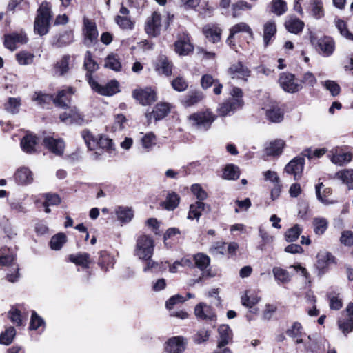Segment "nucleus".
Masks as SVG:
<instances>
[{
	"mask_svg": "<svg viewBox=\"0 0 353 353\" xmlns=\"http://www.w3.org/2000/svg\"><path fill=\"white\" fill-rule=\"evenodd\" d=\"M330 179H337L346 184L349 189L353 190V170L345 169L339 171L333 176H330Z\"/></svg>",
	"mask_w": 353,
	"mask_h": 353,
	"instance_id": "nucleus-34",
	"label": "nucleus"
},
{
	"mask_svg": "<svg viewBox=\"0 0 353 353\" xmlns=\"http://www.w3.org/2000/svg\"><path fill=\"white\" fill-rule=\"evenodd\" d=\"M266 117L272 122L279 123L283 119V113L279 108L275 107L266 111Z\"/></svg>",
	"mask_w": 353,
	"mask_h": 353,
	"instance_id": "nucleus-54",
	"label": "nucleus"
},
{
	"mask_svg": "<svg viewBox=\"0 0 353 353\" xmlns=\"http://www.w3.org/2000/svg\"><path fill=\"white\" fill-rule=\"evenodd\" d=\"M28 41L26 35L23 33H12L5 36V47L11 51L17 49L18 43L23 44Z\"/></svg>",
	"mask_w": 353,
	"mask_h": 353,
	"instance_id": "nucleus-19",
	"label": "nucleus"
},
{
	"mask_svg": "<svg viewBox=\"0 0 353 353\" xmlns=\"http://www.w3.org/2000/svg\"><path fill=\"white\" fill-rule=\"evenodd\" d=\"M252 6L243 1H239L232 5V16L237 17L241 15V11L245 10H250Z\"/></svg>",
	"mask_w": 353,
	"mask_h": 353,
	"instance_id": "nucleus-60",
	"label": "nucleus"
},
{
	"mask_svg": "<svg viewBox=\"0 0 353 353\" xmlns=\"http://www.w3.org/2000/svg\"><path fill=\"white\" fill-rule=\"evenodd\" d=\"M210 206L201 201H197L190 206V210L188 214V219L199 220L202 211L209 212Z\"/></svg>",
	"mask_w": 353,
	"mask_h": 353,
	"instance_id": "nucleus-35",
	"label": "nucleus"
},
{
	"mask_svg": "<svg viewBox=\"0 0 353 353\" xmlns=\"http://www.w3.org/2000/svg\"><path fill=\"white\" fill-rule=\"evenodd\" d=\"M83 34L85 36L84 43L87 46H91L97 41L99 33L96 23L92 20L84 18Z\"/></svg>",
	"mask_w": 353,
	"mask_h": 353,
	"instance_id": "nucleus-9",
	"label": "nucleus"
},
{
	"mask_svg": "<svg viewBox=\"0 0 353 353\" xmlns=\"http://www.w3.org/2000/svg\"><path fill=\"white\" fill-rule=\"evenodd\" d=\"M210 331L208 330H200L193 336V341L196 344H201L209 340Z\"/></svg>",
	"mask_w": 353,
	"mask_h": 353,
	"instance_id": "nucleus-61",
	"label": "nucleus"
},
{
	"mask_svg": "<svg viewBox=\"0 0 353 353\" xmlns=\"http://www.w3.org/2000/svg\"><path fill=\"white\" fill-rule=\"evenodd\" d=\"M310 13L315 19H321L324 15L323 3L321 0H311L310 1Z\"/></svg>",
	"mask_w": 353,
	"mask_h": 353,
	"instance_id": "nucleus-47",
	"label": "nucleus"
},
{
	"mask_svg": "<svg viewBox=\"0 0 353 353\" xmlns=\"http://www.w3.org/2000/svg\"><path fill=\"white\" fill-rule=\"evenodd\" d=\"M187 340L181 336H174L166 342L165 351L167 353H183L185 350Z\"/></svg>",
	"mask_w": 353,
	"mask_h": 353,
	"instance_id": "nucleus-14",
	"label": "nucleus"
},
{
	"mask_svg": "<svg viewBox=\"0 0 353 353\" xmlns=\"http://www.w3.org/2000/svg\"><path fill=\"white\" fill-rule=\"evenodd\" d=\"M335 263V257L330 252L321 251L316 255V268L319 275L323 274L328 269L330 265Z\"/></svg>",
	"mask_w": 353,
	"mask_h": 353,
	"instance_id": "nucleus-11",
	"label": "nucleus"
},
{
	"mask_svg": "<svg viewBox=\"0 0 353 353\" xmlns=\"http://www.w3.org/2000/svg\"><path fill=\"white\" fill-rule=\"evenodd\" d=\"M272 272L275 279L283 283H287L291 280L290 273L285 269L279 267H274L272 270Z\"/></svg>",
	"mask_w": 353,
	"mask_h": 353,
	"instance_id": "nucleus-51",
	"label": "nucleus"
},
{
	"mask_svg": "<svg viewBox=\"0 0 353 353\" xmlns=\"http://www.w3.org/2000/svg\"><path fill=\"white\" fill-rule=\"evenodd\" d=\"M304 22L296 17H289L285 21V28L291 33L298 34L304 28Z\"/></svg>",
	"mask_w": 353,
	"mask_h": 353,
	"instance_id": "nucleus-30",
	"label": "nucleus"
},
{
	"mask_svg": "<svg viewBox=\"0 0 353 353\" xmlns=\"http://www.w3.org/2000/svg\"><path fill=\"white\" fill-rule=\"evenodd\" d=\"M228 74L232 78L247 80V78L250 75V70L241 62H237L232 64L228 69Z\"/></svg>",
	"mask_w": 353,
	"mask_h": 353,
	"instance_id": "nucleus-20",
	"label": "nucleus"
},
{
	"mask_svg": "<svg viewBox=\"0 0 353 353\" xmlns=\"http://www.w3.org/2000/svg\"><path fill=\"white\" fill-rule=\"evenodd\" d=\"M171 84L172 88L178 92H183L188 87V82L181 77L174 79Z\"/></svg>",
	"mask_w": 353,
	"mask_h": 353,
	"instance_id": "nucleus-63",
	"label": "nucleus"
},
{
	"mask_svg": "<svg viewBox=\"0 0 353 353\" xmlns=\"http://www.w3.org/2000/svg\"><path fill=\"white\" fill-rule=\"evenodd\" d=\"M172 65L170 63L165 56L159 57L156 65V70L166 76H169L172 73Z\"/></svg>",
	"mask_w": 353,
	"mask_h": 353,
	"instance_id": "nucleus-45",
	"label": "nucleus"
},
{
	"mask_svg": "<svg viewBox=\"0 0 353 353\" xmlns=\"http://www.w3.org/2000/svg\"><path fill=\"white\" fill-rule=\"evenodd\" d=\"M194 261L196 268L203 271V276H207L208 277L212 276L209 271L205 272L204 271L210 265V259L206 254L203 253H198L194 256Z\"/></svg>",
	"mask_w": 353,
	"mask_h": 353,
	"instance_id": "nucleus-33",
	"label": "nucleus"
},
{
	"mask_svg": "<svg viewBox=\"0 0 353 353\" xmlns=\"http://www.w3.org/2000/svg\"><path fill=\"white\" fill-rule=\"evenodd\" d=\"M241 301L243 306L251 308L260 301V298L256 295L248 296L246 293L241 296Z\"/></svg>",
	"mask_w": 353,
	"mask_h": 353,
	"instance_id": "nucleus-64",
	"label": "nucleus"
},
{
	"mask_svg": "<svg viewBox=\"0 0 353 353\" xmlns=\"http://www.w3.org/2000/svg\"><path fill=\"white\" fill-rule=\"evenodd\" d=\"M69 259L71 262L76 265H81L84 268H88L91 263L90 255L86 252L70 254Z\"/></svg>",
	"mask_w": 353,
	"mask_h": 353,
	"instance_id": "nucleus-39",
	"label": "nucleus"
},
{
	"mask_svg": "<svg viewBox=\"0 0 353 353\" xmlns=\"http://www.w3.org/2000/svg\"><path fill=\"white\" fill-rule=\"evenodd\" d=\"M284 145L285 142L281 139L272 141L265 149V154L267 156H279L282 153Z\"/></svg>",
	"mask_w": 353,
	"mask_h": 353,
	"instance_id": "nucleus-38",
	"label": "nucleus"
},
{
	"mask_svg": "<svg viewBox=\"0 0 353 353\" xmlns=\"http://www.w3.org/2000/svg\"><path fill=\"white\" fill-rule=\"evenodd\" d=\"M269 8L270 12L276 16H281L288 10L287 3L284 0H272Z\"/></svg>",
	"mask_w": 353,
	"mask_h": 353,
	"instance_id": "nucleus-42",
	"label": "nucleus"
},
{
	"mask_svg": "<svg viewBox=\"0 0 353 353\" xmlns=\"http://www.w3.org/2000/svg\"><path fill=\"white\" fill-rule=\"evenodd\" d=\"M331 153L329 155L330 160L336 165H343L351 161L352 159V155L350 152H341V151L339 152V149L332 150Z\"/></svg>",
	"mask_w": 353,
	"mask_h": 353,
	"instance_id": "nucleus-32",
	"label": "nucleus"
},
{
	"mask_svg": "<svg viewBox=\"0 0 353 353\" xmlns=\"http://www.w3.org/2000/svg\"><path fill=\"white\" fill-rule=\"evenodd\" d=\"M279 83L282 89L289 93H295L303 89V85L295 82L294 74L288 72L281 74Z\"/></svg>",
	"mask_w": 353,
	"mask_h": 353,
	"instance_id": "nucleus-7",
	"label": "nucleus"
},
{
	"mask_svg": "<svg viewBox=\"0 0 353 353\" xmlns=\"http://www.w3.org/2000/svg\"><path fill=\"white\" fill-rule=\"evenodd\" d=\"M324 187L323 183H319L315 187V192L317 199L324 205H328L336 203L334 200H330L328 197L332 194V190L330 188H325L323 192H321V189Z\"/></svg>",
	"mask_w": 353,
	"mask_h": 353,
	"instance_id": "nucleus-27",
	"label": "nucleus"
},
{
	"mask_svg": "<svg viewBox=\"0 0 353 353\" xmlns=\"http://www.w3.org/2000/svg\"><path fill=\"white\" fill-rule=\"evenodd\" d=\"M310 39L312 45L315 47L321 55L327 57L333 54L335 49V43L332 38L325 36L316 39L310 33Z\"/></svg>",
	"mask_w": 353,
	"mask_h": 353,
	"instance_id": "nucleus-5",
	"label": "nucleus"
},
{
	"mask_svg": "<svg viewBox=\"0 0 353 353\" xmlns=\"http://www.w3.org/2000/svg\"><path fill=\"white\" fill-rule=\"evenodd\" d=\"M33 99L44 107L46 104H49L51 101L54 102V97L51 94L35 92Z\"/></svg>",
	"mask_w": 353,
	"mask_h": 353,
	"instance_id": "nucleus-59",
	"label": "nucleus"
},
{
	"mask_svg": "<svg viewBox=\"0 0 353 353\" xmlns=\"http://www.w3.org/2000/svg\"><path fill=\"white\" fill-rule=\"evenodd\" d=\"M81 137L89 150L96 151L92 154L94 159H98L102 155L103 150L110 153L114 150L112 140L105 136H94L89 130H82Z\"/></svg>",
	"mask_w": 353,
	"mask_h": 353,
	"instance_id": "nucleus-1",
	"label": "nucleus"
},
{
	"mask_svg": "<svg viewBox=\"0 0 353 353\" xmlns=\"http://www.w3.org/2000/svg\"><path fill=\"white\" fill-rule=\"evenodd\" d=\"M66 242V236L63 233H59L53 236L50 240V248L54 250H60Z\"/></svg>",
	"mask_w": 353,
	"mask_h": 353,
	"instance_id": "nucleus-55",
	"label": "nucleus"
},
{
	"mask_svg": "<svg viewBox=\"0 0 353 353\" xmlns=\"http://www.w3.org/2000/svg\"><path fill=\"white\" fill-rule=\"evenodd\" d=\"M70 56L63 55L54 66L55 73L59 76H63L69 71V62Z\"/></svg>",
	"mask_w": 353,
	"mask_h": 353,
	"instance_id": "nucleus-43",
	"label": "nucleus"
},
{
	"mask_svg": "<svg viewBox=\"0 0 353 353\" xmlns=\"http://www.w3.org/2000/svg\"><path fill=\"white\" fill-rule=\"evenodd\" d=\"M205 37L212 43L218 42L221 39V30L214 25H208L203 29Z\"/></svg>",
	"mask_w": 353,
	"mask_h": 353,
	"instance_id": "nucleus-37",
	"label": "nucleus"
},
{
	"mask_svg": "<svg viewBox=\"0 0 353 353\" xmlns=\"http://www.w3.org/2000/svg\"><path fill=\"white\" fill-rule=\"evenodd\" d=\"M14 179L19 185L30 184L33 181V174L28 168L21 167L15 172Z\"/></svg>",
	"mask_w": 353,
	"mask_h": 353,
	"instance_id": "nucleus-25",
	"label": "nucleus"
},
{
	"mask_svg": "<svg viewBox=\"0 0 353 353\" xmlns=\"http://www.w3.org/2000/svg\"><path fill=\"white\" fill-rule=\"evenodd\" d=\"M161 28V17L157 12H154L151 17H148L145 26L147 34L155 37L160 34Z\"/></svg>",
	"mask_w": 353,
	"mask_h": 353,
	"instance_id": "nucleus-10",
	"label": "nucleus"
},
{
	"mask_svg": "<svg viewBox=\"0 0 353 353\" xmlns=\"http://www.w3.org/2000/svg\"><path fill=\"white\" fill-rule=\"evenodd\" d=\"M83 67L87 71L85 74V78L88 83H90V79H93L92 74L99 69V65L92 59V53L90 51H87L85 52Z\"/></svg>",
	"mask_w": 353,
	"mask_h": 353,
	"instance_id": "nucleus-26",
	"label": "nucleus"
},
{
	"mask_svg": "<svg viewBox=\"0 0 353 353\" xmlns=\"http://www.w3.org/2000/svg\"><path fill=\"white\" fill-rule=\"evenodd\" d=\"M43 144L55 155L61 156L63 154L65 143L61 139H54L50 135H47L43 139Z\"/></svg>",
	"mask_w": 353,
	"mask_h": 353,
	"instance_id": "nucleus-12",
	"label": "nucleus"
},
{
	"mask_svg": "<svg viewBox=\"0 0 353 353\" xmlns=\"http://www.w3.org/2000/svg\"><path fill=\"white\" fill-rule=\"evenodd\" d=\"M239 169L237 166L234 165H227L223 173V176L225 179L228 180H235L239 177Z\"/></svg>",
	"mask_w": 353,
	"mask_h": 353,
	"instance_id": "nucleus-52",
	"label": "nucleus"
},
{
	"mask_svg": "<svg viewBox=\"0 0 353 353\" xmlns=\"http://www.w3.org/2000/svg\"><path fill=\"white\" fill-rule=\"evenodd\" d=\"M133 97L143 105H147L156 101V92L150 88L135 90Z\"/></svg>",
	"mask_w": 353,
	"mask_h": 353,
	"instance_id": "nucleus-16",
	"label": "nucleus"
},
{
	"mask_svg": "<svg viewBox=\"0 0 353 353\" xmlns=\"http://www.w3.org/2000/svg\"><path fill=\"white\" fill-rule=\"evenodd\" d=\"M20 105L21 100L19 98L10 97L5 104V109L12 114H16L19 111Z\"/></svg>",
	"mask_w": 353,
	"mask_h": 353,
	"instance_id": "nucleus-58",
	"label": "nucleus"
},
{
	"mask_svg": "<svg viewBox=\"0 0 353 353\" xmlns=\"http://www.w3.org/2000/svg\"><path fill=\"white\" fill-rule=\"evenodd\" d=\"M305 159L303 157H297L290 161L285 167L288 174L294 175L295 180H299L303 170Z\"/></svg>",
	"mask_w": 353,
	"mask_h": 353,
	"instance_id": "nucleus-13",
	"label": "nucleus"
},
{
	"mask_svg": "<svg viewBox=\"0 0 353 353\" xmlns=\"http://www.w3.org/2000/svg\"><path fill=\"white\" fill-rule=\"evenodd\" d=\"M302 230H303L299 225H294L285 232V239L288 242H294L296 241L302 233Z\"/></svg>",
	"mask_w": 353,
	"mask_h": 353,
	"instance_id": "nucleus-50",
	"label": "nucleus"
},
{
	"mask_svg": "<svg viewBox=\"0 0 353 353\" xmlns=\"http://www.w3.org/2000/svg\"><path fill=\"white\" fill-rule=\"evenodd\" d=\"M174 48L176 52L181 56L188 55L194 49L193 46L187 37L176 41L174 43Z\"/></svg>",
	"mask_w": 353,
	"mask_h": 353,
	"instance_id": "nucleus-36",
	"label": "nucleus"
},
{
	"mask_svg": "<svg viewBox=\"0 0 353 353\" xmlns=\"http://www.w3.org/2000/svg\"><path fill=\"white\" fill-rule=\"evenodd\" d=\"M327 221L325 218L316 217L313 220L314 231L315 234L321 235L327 228Z\"/></svg>",
	"mask_w": 353,
	"mask_h": 353,
	"instance_id": "nucleus-53",
	"label": "nucleus"
},
{
	"mask_svg": "<svg viewBox=\"0 0 353 353\" xmlns=\"http://www.w3.org/2000/svg\"><path fill=\"white\" fill-rule=\"evenodd\" d=\"M16 334L15 329L13 327H10L0 335V343L6 345H10Z\"/></svg>",
	"mask_w": 353,
	"mask_h": 353,
	"instance_id": "nucleus-56",
	"label": "nucleus"
},
{
	"mask_svg": "<svg viewBox=\"0 0 353 353\" xmlns=\"http://www.w3.org/2000/svg\"><path fill=\"white\" fill-rule=\"evenodd\" d=\"M243 105V101L241 99L230 98L220 105L218 109L219 115L225 117L232 112L241 108Z\"/></svg>",
	"mask_w": 353,
	"mask_h": 353,
	"instance_id": "nucleus-18",
	"label": "nucleus"
},
{
	"mask_svg": "<svg viewBox=\"0 0 353 353\" xmlns=\"http://www.w3.org/2000/svg\"><path fill=\"white\" fill-rule=\"evenodd\" d=\"M154 243L152 237L142 234L136 241L134 255L141 260H149L154 253Z\"/></svg>",
	"mask_w": 353,
	"mask_h": 353,
	"instance_id": "nucleus-4",
	"label": "nucleus"
},
{
	"mask_svg": "<svg viewBox=\"0 0 353 353\" xmlns=\"http://www.w3.org/2000/svg\"><path fill=\"white\" fill-rule=\"evenodd\" d=\"M52 17L51 5L49 2L41 3L37 11L34 22V32L43 36L48 33L50 28V21Z\"/></svg>",
	"mask_w": 353,
	"mask_h": 353,
	"instance_id": "nucleus-2",
	"label": "nucleus"
},
{
	"mask_svg": "<svg viewBox=\"0 0 353 353\" xmlns=\"http://www.w3.org/2000/svg\"><path fill=\"white\" fill-rule=\"evenodd\" d=\"M202 92L198 90L189 91L181 99V104L184 107H191L196 105L203 99Z\"/></svg>",
	"mask_w": 353,
	"mask_h": 353,
	"instance_id": "nucleus-24",
	"label": "nucleus"
},
{
	"mask_svg": "<svg viewBox=\"0 0 353 353\" xmlns=\"http://www.w3.org/2000/svg\"><path fill=\"white\" fill-rule=\"evenodd\" d=\"M169 112L170 108L167 103H158L152 112L145 114V117L149 122H151L152 119L159 121L164 118Z\"/></svg>",
	"mask_w": 353,
	"mask_h": 353,
	"instance_id": "nucleus-21",
	"label": "nucleus"
},
{
	"mask_svg": "<svg viewBox=\"0 0 353 353\" xmlns=\"http://www.w3.org/2000/svg\"><path fill=\"white\" fill-rule=\"evenodd\" d=\"M247 32L251 37L253 35V32L250 27L245 23H239L238 24L234 25L230 29V35L228 37V41H230L231 39H233L234 36L239 32Z\"/></svg>",
	"mask_w": 353,
	"mask_h": 353,
	"instance_id": "nucleus-48",
	"label": "nucleus"
},
{
	"mask_svg": "<svg viewBox=\"0 0 353 353\" xmlns=\"http://www.w3.org/2000/svg\"><path fill=\"white\" fill-rule=\"evenodd\" d=\"M34 55L26 51H21L16 54V59L19 64L22 65H29L32 63Z\"/></svg>",
	"mask_w": 353,
	"mask_h": 353,
	"instance_id": "nucleus-57",
	"label": "nucleus"
},
{
	"mask_svg": "<svg viewBox=\"0 0 353 353\" xmlns=\"http://www.w3.org/2000/svg\"><path fill=\"white\" fill-rule=\"evenodd\" d=\"M72 94L73 89L71 87L59 91L57 97H54V103L61 108L68 106Z\"/></svg>",
	"mask_w": 353,
	"mask_h": 353,
	"instance_id": "nucleus-31",
	"label": "nucleus"
},
{
	"mask_svg": "<svg viewBox=\"0 0 353 353\" xmlns=\"http://www.w3.org/2000/svg\"><path fill=\"white\" fill-rule=\"evenodd\" d=\"M105 67L114 71L119 72L121 70V63L117 55L109 54L105 59Z\"/></svg>",
	"mask_w": 353,
	"mask_h": 353,
	"instance_id": "nucleus-49",
	"label": "nucleus"
},
{
	"mask_svg": "<svg viewBox=\"0 0 353 353\" xmlns=\"http://www.w3.org/2000/svg\"><path fill=\"white\" fill-rule=\"evenodd\" d=\"M219 339L218 341V347H224L232 339V332L228 325H221L218 328Z\"/></svg>",
	"mask_w": 353,
	"mask_h": 353,
	"instance_id": "nucleus-29",
	"label": "nucleus"
},
{
	"mask_svg": "<svg viewBox=\"0 0 353 353\" xmlns=\"http://www.w3.org/2000/svg\"><path fill=\"white\" fill-rule=\"evenodd\" d=\"M59 118L66 124L82 125L84 122L83 115L76 109H72L68 112L61 114Z\"/></svg>",
	"mask_w": 353,
	"mask_h": 353,
	"instance_id": "nucleus-22",
	"label": "nucleus"
},
{
	"mask_svg": "<svg viewBox=\"0 0 353 353\" xmlns=\"http://www.w3.org/2000/svg\"><path fill=\"white\" fill-rule=\"evenodd\" d=\"M194 314L197 319L205 321H215L216 319L212 307L204 303H199L195 306Z\"/></svg>",
	"mask_w": 353,
	"mask_h": 353,
	"instance_id": "nucleus-17",
	"label": "nucleus"
},
{
	"mask_svg": "<svg viewBox=\"0 0 353 353\" xmlns=\"http://www.w3.org/2000/svg\"><path fill=\"white\" fill-rule=\"evenodd\" d=\"M114 264V260L113 256L110 255L105 251H101L100 252V256L99 259V265L105 271L108 270L109 268H112Z\"/></svg>",
	"mask_w": 353,
	"mask_h": 353,
	"instance_id": "nucleus-46",
	"label": "nucleus"
},
{
	"mask_svg": "<svg viewBox=\"0 0 353 353\" xmlns=\"http://www.w3.org/2000/svg\"><path fill=\"white\" fill-rule=\"evenodd\" d=\"M89 85L96 92L104 96H112L119 92V83L115 80L100 85L93 79H90Z\"/></svg>",
	"mask_w": 353,
	"mask_h": 353,
	"instance_id": "nucleus-8",
	"label": "nucleus"
},
{
	"mask_svg": "<svg viewBox=\"0 0 353 353\" xmlns=\"http://www.w3.org/2000/svg\"><path fill=\"white\" fill-rule=\"evenodd\" d=\"M347 317L338 320L339 330L345 334L353 331V303H350L345 310Z\"/></svg>",
	"mask_w": 353,
	"mask_h": 353,
	"instance_id": "nucleus-15",
	"label": "nucleus"
},
{
	"mask_svg": "<svg viewBox=\"0 0 353 353\" xmlns=\"http://www.w3.org/2000/svg\"><path fill=\"white\" fill-rule=\"evenodd\" d=\"M276 32V23L270 21L266 22L263 26V41L265 46L269 45L270 41L272 37H274Z\"/></svg>",
	"mask_w": 353,
	"mask_h": 353,
	"instance_id": "nucleus-41",
	"label": "nucleus"
},
{
	"mask_svg": "<svg viewBox=\"0 0 353 353\" xmlns=\"http://www.w3.org/2000/svg\"><path fill=\"white\" fill-rule=\"evenodd\" d=\"M336 27L339 30L340 34L347 39L353 40V34L347 29L346 23L344 21L338 19L336 21Z\"/></svg>",
	"mask_w": 353,
	"mask_h": 353,
	"instance_id": "nucleus-62",
	"label": "nucleus"
},
{
	"mask_svg": "<svg viewBox=\"0 0 353 353\" xmlns=\"http://www.w3.org/2000/svg\"><path fill=\"white\" fill-rule=\"evenodd\" d=\"M216 117L212 112L206 110L192 114L188 119L190 123L196 130L206 132L210 128Z\"/></svg>",
	"mask_w": 353,
	"mask_h": 353,
	"instance_id": "nucleus-3",
	"label": "nucleus"
},
{
	"mask_svg": "<svg viewBox=\"0 0 353 353\" xmlns=\"http://www.w3.org/2000/svg\"><path fill=\"white\" fill-rule=\"evenodd\" d=\"M37 143V137L32 134H27L21 140L20 145L23 152L32 154L36 152Z\"/></svg>",
	"mask_w": 353,
	"mask_h": 353,
	"instance_id": "nucleus-28",
	"label": "nucleus"
},
{
	"mask_svg": "<svg viewBox=\"0 0 353 353\" xmlns=\"http://www.w3.org/2000/svg\"><path fill=\"white\" fill-rule=\"evenodd\" d=\"M179 196L175 192H169L165 200L162 203V206L168 210H174L179 205Z\"/></svg>",
	"mask_w": 353,
	"mask_h": 353,
	"instance_id": "nucleus-44",
	"label": "nucleus"
},
{
	"mask_svg": "<svg viewBox=\"0 0 353 353\" xmlns=\"http://www.w3.org/2000/svg\"><path fill=\"white\" fill-rule=\"evenodd\" d=\"M14 255L13 252L7 247L0 249V264L3 265H12L14 270L13 273L7 274L6 278L8 281L14 283L17 281L19 274V267L14 263Z\"/></svg>",
	"mask_w": 353,
	"mask_h": 353,
	"instance_id": "nucleus-6",
	"label": "nucleus"
},
{
	"mask_svg": "<svg viewBox=\"0 0 353 353\" xmlns=\"http://www.w3.org/2000/svg\"><path fill=\"white\" fill-rule=\"evenodd\" d=\"M73 33L72 31H64L59 35L54 36L51 41V44L56 48H62L70 44L73 41Z\"/></svg>",
	"mask_w": 353,
	"mask_h": 353,
	"instance_id": "nucleus-23",
	"label": "nucleus"
},
{
	"mask_svg": "<svg viewBox=\"0 0 353 353\" xmlns=\"http://www.w3.org/2000/svg\"><path fill=\"white\" fill-rule=\"evenodd\" d=\"M117 219L121 223L130 222L134 216V212L131 208L119 206L115 210Z\"/></svg>",
	"mask_w": 353,
	"mask_h": 353,
	"instance_id": "nucleus-40",
	"label": "nucleus"
}]
</instances>
